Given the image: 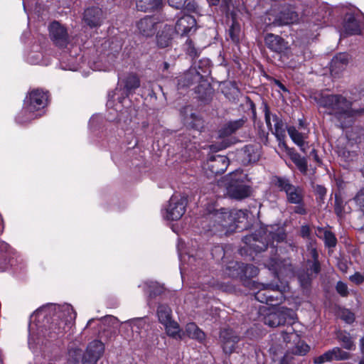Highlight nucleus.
Wrapping results in <instances>:
<instances>
[{
  "instance_id": "1",
  "label": "nucleus",
  "mask_w": 364,
  "mask_h": 364,
  "mask_svg": "<svg viewBox=\"0 0 364 364\" xmlns=\"http://www.w3.org/2000/svg\"><path fill=\"white\" fill-rule=\"evenodd\" d=\"M317 102L325 109V114L333 116L342 124L346 119L358 113V110L351 108V102L340 95H322Z\"/></svg>"
},
{
  "instance_id": "2",
  "label": "nucleus",
  "mask_w": 364,
  "mask_h": 364,
  "mask_svg": "<svg viewBox=\"0 0 364 364\" xmlns=\"http://www.w3.org/2000/svg\"><path fill=\"white\" fill-rule=\"evenodd\" d=\"M209 218L214 221L211 231H221L225 230L232 231L237 228V223H242L247 218V210H232L221 208L209 215Z\"/></svg>"
},
{
  "instance_id": "3",
  "label": "nucleus",
  "mask_w": 364,
  "mask_h": 364,
  "mask_svg": "<svg viewBox=\"0 0 364 364\" xmlns=\"http://www.w3.org/2000/svg\"><path fill=\"white\" fill-rule=\"evenodd\" d=\"M250 289H259L255 294V298L260 303L276 306L284 300V293L289 288L287 284H243Z\"/></svg>"
},
{
  "instance_id": "4",
  "label": "nucleus",
  "mask_w": 364,
  "mask_h": 364,
  "mask_svg": "<svg viewBox=\"0 0 364 364\" xmlns=\"http://www.w3.org/2000/svg\"><path fill=\"white\" fill-rule=\"evenodd\" d=\"M48 95L46 92L38 89L32 90L24 100V108L21 114L26 115L24 118L20 114L17 117L19 123H25L43 114L42 109L47 105Z\"/></svg>"
},
{
  "instance_id": "5",
  "label": "nucleus",
  "mask_w": 364,
  "mask_h": 364,
  "mask_svg": "<svg viewBox=\"0 0 364 364\" xmlns=\"http://www.w3.org/2000/svg\"><path fill=\"white\" fill-rule=\"evenodd\" d=\"M245 178L246 175L240 170L232 172L225 178L227 191L230 198L242 200L250 195V187L244 183Z\"/></svg>"
},
{
  "instance_id": "6",
  "label": "nucleus",
  "mask_w": 364,
  "mask_h": 364,
  "mask_svg": "<svg viewBox=\"0 0 364 364\" xmlns=\"http://www.w3.org/2000/svg\"><path fill=\"white\" fill-rule=\"evenodd\" d=\"M159 321L166 329L168 336L175 338H183V333L181 332L177 322L172 319V311L169 306L160 304L157 309Z\"/></svg>"
},
{
  "instance_id": "7",
  "label": "nucleus",
  "mask_w": 364,
  "mask_h": 364,
  "mask_svg": "<svg viewBox=\"0 0 364 364\" xmlns=\"http://www.w3.org/2000/svg\"><path fill=\"white\" fill-rule=\"evenodd\" d=\"M309 251L312 260H308L307 271L299 272L298 279L302 288H308L312 279V274H317L320 272V264L318 260V252L316 247L311 243Z\"/></svg>"
},
{
  "instance_id": "8",
  "label": "nucleus",
  "mask_w": 364,
  "mask_h": 364,
  "mask_svg": "<svg viewBox=\"0 0 364 364\" xmlns=\"http://www.w3.org/2000/svg\"><path fill=\"white\" fill-rule=\"evenodd\" d=\"M294 312L292 309L281 306L273 309L269 314L264 316L263 321L266 325L270 327H276L284 324L288 320L294 319Z\"/></svg>"
},
{
  "instance_id": "9",
  "label": "nucleus",
  "mask_w": 364,
  "mask_h": 364,
  "mask_svg": "<svg viewBox=\"0 0 364 364\" xmlns=\"http://www.w3.org/2000/svg\"><path fill=\"white\" fill-rule=\"evenodd\" d=\"M275 185L284 191L287 195V201L290 203H299L304 200V190L299 186H295L290 183L286 178L276 177Z\"/></svg>"
},
{
  "instance_id": "10",
  "label": "nucleus",
  "mask_w": 364,
  "mask_h": 364,
  "mask_svg": "<svg viewBox=\"0 0 364 364\" xmlns=\"http://www.w3.org/2000/svg\"><path fill=\"white\" fill-rule=\"evenodd\" d=\"M187 205V199L180 194H174L169 200L168 208L166 209V214L164 217L166 220H177L185 213Z\"/></svg>"
},
{
  "instance_id": "11",
  "label": "nucleus",
  "mask_w": 364,
  "mask_h": 364,
  "mask_svg": "<svg viewBox=\"0 0 364 364\" xmlns=\"http://www.w3.org/2000/svg\"><path fill=\"white\" fill-rule=\"evenodd\" d=\"M63 319L58 323L52 325V331L56 335L62 334L66 331V328H70L76 318V313L72 306L70 304H65L60 308V315Z\"/></svg>"
},
{
  "instance_id": "12",
  "label": "nucleus",
  "mask_w": 364,
  "mask_h": 364,
  "mask_svg": "<svg viewBox=\"0 0 364 364\" xmlns=\"http://www.w3.org/2000/svg\"><path fill=\"white\" fill-rule=\"evenodd\" d=\"M104 351L105 345L102 341L95 340L90 342L82 358V364H97L102 356Z\"/></svg>"
},
{
  "instance_id": "13",
  "label": "nucleus",
  "mask_w": 364,
  "mask_h": 364,
  "mask_svg": "<svg viewBox=\"0 0 364 364\" xmlns=\"http://www.w3.org/2000/svg\"><path fill=\"white\" fill-rule=\"evenodd\" d=\"M229 160L225 156L215 155L208 158L203 165V169L208 174V171L211 174H221L228 168Z\"/></svg>"
},
{
  "instance_id": "14",
  "label": "nucleus",
  "mask_w": 364,
  "mask_h": 364,
  "mask_svg": "<svg viewBox=\"0 0 364 364\" xmlns=\"http://www.w3.org/2000/svg\"><path fill=\"white\" fill-rule=\"evenodd\" d=\"M264 264L269 270L274 272L278 279L280 277H290L293 274V268L289 260L280 261L277 257H274Z\"/></svg>"
},
{
  "instance_id": "15",
  "label": "nucleus",
  "mask_w": 364,
  "mask_h": 364,
  "mask_svg": "<svg viewBox=\"0 0 364 364\" xmlns=\"http://www.w3.org/2000/svg\"><path fill=\"white\" fill-rule=\"evenodd\" d=\"M50 36L54 43L60 48L68 43V34L66 28L57 21L53 22L49 26Z\"/></svg>"
},
{
  "instance_id": "16",
  "label": "nucleus",
  "mask_w": 364,
  "mask_h": 364,
  "mask_svg": "<svg viewBox=\"0 0 364 364\" xmlns=\"http://www.w3.org/2000/svg\"><path fill=\"white\" fill-rule=\"evenodd\" d=\"M159 23L158 17L147 16L137 21L136 27L140 34L149 37L154 35Z\"/></svg>"
},
{
  "instance_id": "17",
  "label": "nucleus",
  "mask_w": 364,
  "mask_h": 364,
  "mask_svg": "<svg viewBox=\"0 0 364 364\" xmlns=\"http://www.w3.org/2000/svg\"><path fill=\"white\" fill-rule=\"evenodd\" d=\"M220 340L223 351L225 353H232L240 340V337L231 329H223L220 333Z\"/></svg>"
},
{
  "instance_id": "18",
  "label": "nucleus",
  "mask_w": 364,
  "mask_h": 364,
  "mask_svg": "<svg viewBox=\"0 0 364 364\" xmlns=\"http://www.w3.org/2000/svg\"><path fill=\"white\" fill-rule=\"evenodd\" d=\"M350 358V354L346 351L342 350L338 347H335L323 354L314 358L315 364H323L326 362H331L333 360H345Z\"/></svg>"
},
{
  "instance_id": "19",
  "label": "nucleus",
  "mask_w": 364,
  "mask_h": 364,
  "mask_svg": "<svg viewBox=\"0 0 364 364\" xmlns=\"http://www.w3.org/2000/svg\"><path fill=\"white\" fill-rule=\"evenodd\" d=\"M298 21V14L294 11L293 7L287 6L282 8V9L276 16L273 23L277 26H283L296 23Z\"/></svg>"
},
{
  "instance_id": "20",
  "label": "nucleus",
  "mask_w": 364,
  "mask_h": 364,
  "mask_svg": "<svg viewBox=\"0 0 364 364\" xmlns=\"http://www.w3.org/2000/svg\"><path fill=\"white\" fill-rule=\"evenodd\" d=\"M360 18V15L347 14L343 22V33L346 35L359 34L362 28Z\"/></svg>"
},
{
  "instance_id": "21",
  "label": "nucleus",
  "mask_w": 364,
  "mask_h": 364,
  "mask_svg": "<svg viewBox=\"0 0 364 364\" xmlns=\"http://www.w3.org/2000/svg\"><path fill=\"white\" fill-rule=\"evenodd\" d=\"M264 42L268 48L278 53H285L289 48L288 43L284 39L273 33L267 34Z\"/></svg>"
},
{
  "instance_id": "22",
  "label": "nucleus",
  "mask_w": 364,
  "mask_h": 364,
  "mask_svg": "<svg viewBox=\"0 0 364 364\" xmlns=\"http://www.w3.org/2000/svg\"><path fill=\"white\" fill-rule=\"evenodd\" d=\"M103 18V12L98 7L87 8L84 12L83 20L91 28L100 26Z\"/></svg>"
},
{
  "instance_id": "23",
  "label": "nucleus",
  "mask_w": 364,
  "mask_h": 364,
  "mask_svg": "<svg viewBox=\"0 0 364 364\" xmlns=\"http://www.w3.org/2000/svg\"><path fill=\"white\" fill-rule=\"evenodd\" d=\"M264 236H261L260 239L257 237V235H251L244 237V242L247 245V248L256 252L264 251L267 246L268 242H266V233Z\"/></svg>"
},
{
  "instance_id": "24",
  "label": "nucleus",
  "mask_w": 364,
  "mask_h": 364,
  "mask_svg": "<svg viewBox=\"0 0 364 364\" xmlns=\"http://www.w3.org/2000/svg\"><path fill=\"white\" fill-rule=\"evenodd\" d=\"M349 63V57L347 53H339L331 60L330 70L333 75H339L347 67Z\"/></svg>"
},
{
  "instance_id": "25",
  "label": "nucleus",
  "mask_w": 364,
  "mask_h": 364,
  "mask_svg": "<svg viewBox=\"0 0 364 364\" xmlns=\"http://www.w3.org/2000/svg\"><path fill=\"white\" fill-rule=\"evenodd\" d=\"M287 336L292 340V346H288L294 354L303 355L309 350V346L300 340L299 336L296 332L287 334Z\"/></svg>"
},
{
  "instance_id": "26",
  "label": "nucleus",
  "mask_w": 364,
  "mask_h": 364,
  "mask_svg": "<svg viewBox=\"0 0 364 364\" xmlns=\"http://www.w3.org/2000/svg\"><path fill=\"white\" fill-rule=\"evenodd\" d=\"M196 23V19L192 16L184 15L178 19L175 29L178 33L185 35L195 27Z\"/></svg>"
},
{
  "instance_id": "27",
  "label": "nucleus",
  "mask_w": 364,
  "mask_h": 364,
  "mask_svg": "<svg viewBox=\"0 0 364 364\" xmlns=\"http://www.w3.org/2000/svg\"><path fill=\"white\" fill-rule=\"evenodd\" d=\"M184 124L188 127L198 129L201 125V119L192 112L191 107L187 106L181 111Z\"/></svg>"
},
{
  "instance_id": "28",
  "label": "nucleus",
  "mask_w": 364,
  "mask_h": 364,
  "mask_svg": "<svg viewBox=\"0 0 364 364\" xmlns=\"http://www.w3.org/2000/svg\"><path fill=\"white\" fill-rule=\"evenodd\" d=\"M162 0H136V7L141 11H151L160 9Z\"/></svg>"
},
{
  "instance_id": "29",
  "label": "nucleus",
  "mask_w": 364,
  "mask_h": 364,
  "mask_svg": "<svg viewBox=\"0 0 364 364\" xmlns=\"http://www.w3.org/2000/svg\"><path fill=\"white\" fill-rule=\"evenodd\" d=\"M272 122L274 123L272 133L280 143L283 142L285 138L284 123L277 115L272 116Z\"/></svg>"
},
{
  "instance_id": "30",
  "label": "nucleus",
  "mask_w": 364,
  "mask_h": 364,
  "mask_svg": "<svg viewBox=\"0 0 364 364\" xmlns=\"http://www.w3.org/2000/svg\"><path fill=\"white\" fill-rule=\"evenodd\" d=\"M259 273L257 267L252 264H245L242 263V272L241 275V280L244 284H255L248 280L250 278L256 277Z\"/></svg>"
},
{
  "instance_id": "31",
  "label": "nucleus",
  "mask_w": 364,
  "mask_h": 364,
  "mask_svg": "<svg viewBox=\"0 0 364 364\" xmlns=\"http://www.w3.org/2000/svg\"><path fill=\"white\" fill-rule=\"evenodd\" d=\"M244 122L243 119L229 122L220 131V136L223 137L233 134L243 126Z\"/></svg>"
},
{
  "instance_id": "32",
  "label": "nucleus",
  "mask_w": 364,
  "mask_h": 364,
  "mask_svg": "<svg viewBox=\"0 0 364 364\" xmlns=\"http://www.w3.org/2000/svg\"><path fill=\"white\" fill-rule=\"evenodd\" d=\"M242 272V263L237 261H232L228 263L225 268V274L232 278H240Z\"/></svg>"
},
{
  "instance_id": "33",
  "label": "nucleus",
  "mask_w": 364,
  "mask_h": 364,
  "mask_svg": "<svg viewBox=\"0 0 364 364\" xmlns=\"http://www.w3.org/2000/svg\"><path fill=\"white\" fill-rule=\"evenodd\" d=\"M185 333L193 339L202 341L205 339V333L194 323H189L186 326Z\"/></svg>"
},
{
  "instance_id": "34",
  "label": "nucleus",
  "mask_w": 364,
  "mask_h": 364,
  "mask_svg": "<svg viewBox=\"0 0 364 364\" xmlns=\"http://www.w3.org/2000/svg\"><path fill=\"white\" fill-rule=\"evenodd\" d=\"M287 132L292 141L300 147L303 152H306V145L304 140L302 134L299 132L294 127L287 128Z\"/></svg>"
},
{
  "instance_id": "35",
  "label": "nucleus",
  "mask_w": 364,
  "mask_h": 364,
  "mask_svg": "<svg viewBox=\"0 0 364 364\" xmlns=\"http://www.w3.org/2000/svg\"><path fill=\"white\" fill-rule=\"evenodd\" d=\"M171 29L170 27L166 28L164 31L157 36V44L161 48L168 47L171 41Z\"/></svg>"
},
{
  "instance_id": "36",
  "label": "nucleus",
  "mask_w": 364,
  "mask_h": 364,
  "mask_svg": "<svg viewBox=\"0 0 364 364\" xmlns=\"http://www.w3.org/2000/svg\"><path fill=\"white\" fill-rule=\"evenodd\" d=\"M338 339L342 343V346L349 350L355 348L354 342L350 334L346 332H341L338 334Z\"/></svg>"
},
{
  "instance_id": "37",
  "label": "nucleus",
  "mask_w": 364,
  "mask_h": 364,
  "mask_svg": "<svg viewBox=\"0 0 364 364\" xmlns=\"http://www.w3.org/2000/svg\"><path fill=\"white\" fill-rule=\"evenodd\" d=\"M322 232L323 234V238L326 246H327L328 247H335L337 243V240H336L335 235L329 230L319 229L318 233H322Z\"/></svg>"
},
{
  "instance_id": "38",
  "label": "nucleus",
  "mask_w": 364,
  "mask_h": 364,
  "mask_svg": "<svg viewBox=\"0 0 364 364\" xmlns=\"http://www.w3.org/2000/svg\"><path fill=\"white\" fill-rule=\"evenodd\" d=\"M291 159L301 173H306L308 166L305 158L301 157L298 154H294L291 155Z\"/></svg>"
},
{
  "instance_id": "39",
  "label": "nucleus",
  "mask_w": 364,
  "mask_h": 364,
  "mask_svg": "<svg viewBox=\"0 0 364 364\" xmlns=\"http://www.w3.org/2000/svg\"><path fill=\"white\" fill-rule=\"evenodd\" d=\"M125 85L124 87L127 92H130L132 90H134L140 85V82L139 78L135 75H129L125 80Z\"/></svg>"
},
{
  "instance_id": "40",
  "label": "nucleus",
  "mask_w": 364,
  "mask_h": 364,
  "mask_svg": "<svg viewBox=\"0 0 364 364\" xmlns=\"http://www.w3.org/2000/svg\"><path fill=\"white\" fill-rule=\"evenodd\" d=\"M200 75L195 70H191L184 75V80L186 82L183 83V86H189L193 82H197L200 79Z\"/></svg>"
},
{
  "instance_id": "41",
  "label": "nucleus",
  "mask_w": 364,
  "mask_h": 364,
  "mask_svg": "<svg viewBox=\"0 0 364 364\" xmlns=\"http://www.w3.org/2000/svg\"><path fill=\"white\" fill-rule=\"evenodd\" d=\"M9 245L7 243L0 241V253L9 252ZM6 264V259L4 256L0 255V271L5 269Z\"/></svg>"
},
{
  "instance_id": "42",
  "label": "nucleus",
  "mask_w": 364,
  "mask_h": 364,
  "mask_svg": "<svg viewBox=\"0 0 364 364\" xmlns=\"http://www.w3.org/2000/svg\"><path fill=\"white\" fill-rule=\"evenodd\" d=\"M82 356V350L80 348H71L68 352V360L73 363H78Z\"/></svg>"
},
{
  "instance_id": "43",
  "label": "nucleus",
  "mask_w": 364,
  "mask_h": 364,
  "mask_svg": "<svg viewBox=\"0 0 364 364\" xmlns=\"http://www.w3.org/2000/svg\"><path fill=\"white\" fill-rule=\"evenodd\" d=\"M353 199L360 210L364 214V188L357 193Z\"/></svg>"
},
{
  "instance_id": "44",
  "label": "nucleus",
  "mask_w": 364,
  "mask_h": 364,
  "mask_svg": "<svg viewBox=\"0 0 364 364\" xmlns=\"http://www.w3.org/2000/svg\"><path fill=\"white\" fill-rule=\"evenodd\" d=\"M230 36L234 43H237L240 39V28L238 24L233 23L230 28Z\"/></svg>"
},
{
  "instance_id": "45",
  "label": "nucleus",
  "mask_w": 364,
  "mask_h": 364,
  "mask_svg": "<svg viewBox=\"0 0 364 364\" xmlns=\"http://www.w3.org/2000/svg\"><path fill=\"white\" fill-rule=\"evenodd\" d=\"M336 289L341 296H347L348 295L347 284L343 282L339 281L337 282Z\"/></svg>"
},
{
  "instance_id": "46",
  "label": "nucleus",
  "mask_w": 364,
  "mask_h": 364,
  "mask_svg": "<svg viewBox=\"0 0 364 364\" xmlns=\"http://www.w3.org/2000/svg\"><path fill=\"white\" fill-rule=\"evenodd\" d=\"M341 318L347 323H352L355 321L354 314L347 309L341 311Z\"/></svg>"
},
{
  "instance_id": "47",
  "label": "nucleus",
  "mask_w": 364,
  "mask_h": 364,
  "mask_svg": "<svg viewBox=\"0 0 364 364\" xmlns=\"http://www.w3.org/2000/svg\"><path fill=\"white\" fill-rule=\"evenodd\" d=\"M245 152H248V161L250 163L256 162L259 159V154L257 152H254L252 146H246Z\"/></svg>"
},
{
  "instance_id": "48",
  "label": "nucleus",
  "mask_w": 364,
  "mask_h": 364,
  "mask_svg": "<svg viewBox=\"0 0 364 364\" xmlns=\"http://www.w3.org/2000/svg\"><path fill=\"white\" fill-rule=\"evenodd\" d=\"M275 115L274 114H272L268 107H264V119L265 122L267 126V127L272 131V116Z\"/></svg>"
},
{
  "instance_id": "49",
  "label": "nucleus",
  "mask_w": 364,
  "mask_h": 364,
  "mask_svg": "<svg viewBox=\"0 0 364 364\" xmlns=\"http://www.w3.org/2000/svg\"><path fill=\"white\" fill-rule=\"evenodd\" d=\"M211 254L213 258L217 259L223 257L225 253L223 247L221 246H215L212 249Z\"/></svg>"
},
{
  "instance_id": "50",
  "label": "nucleus",
  "mask_w": 364,
  "mask_h": 364,
  "mask_svg": "<svg viewBox=\"0 0 364 364\" xmlns=\"http://www.w3.org/2000/svg\"><path fill=\"white\" fill-rule=\"evenodd\" d=\"M296 206L294 207V213L299 215H306L307 213L306 208L305 207V204L304 203V200H302L301 203H295Z\"/></svg>"
},
{
  "instance_id": "51",
  "label": "nucleus",
  "mask_w": 364,
  "mask_h": 364,
  "mask_svg": "<svg viewBox=\"0 0 364 364\" xmlns=\"http://www.w3.org/2000/svg\"><path fill=\"white\" fill-rule=\"evenodd\" d=\"M349 279L356 284H360L364 281V277L359 272H355L353 275L350 277Z\"/></svg>"
},
{
  "instance_id": "52",
  "label": "nucleus",
  "mask_w": 364,
  "mask_h": 364,
  "mask_svg": "<svg viewBox=\"0 0 364 364\" xmlns=\"http://www.w3.org/2000/svg\"><path fill=\"white\" fill-rule=\"evenodd\" d=\"M186 1V0H168V4L171 6L180 9L184 6Z\"/></svg>"
},
{
  "instance_id": "53",
  "label": "nucleus",
  "mask_w": 364,
  "mask_h": 364,
  "mask_svg": "<svg viewBox=\"0 0 364 364\" xmlns=\"http://www.w3.org/2000/svg\"><path fill=\"white\" fill-rule=\"evenodd\" d=\"M187 45V53L192 57H195L197 55V50L195 49V48L192 45V42L191 41H186Z\"/></svg>"
},
{
  "instance_id": "54",
  "label": "nucleus",
  "mask_w": 364,
  "mask_h": 364,
  "mask_svg": "<svg viewBox=\"0 0 364 364\" xmlns=\"http://www.w3.org/2000/svg\"><path fill=\"white\" fill-rule=\"evenodd\" d=\"M311 230L308 225H303L301 228V235L303 237H309L310 235Z\"/></svg>"
},
{
  "instance_id": "55",
  "label": "nucleus",
  "mask_w": 364,
  "mask_h": 364,
  "mask_svg": "<svg viewBox=\"0 0 364 364\" xmlns=\"http://www.w3.org/2000/svg\"><path fill=\"white\" fill-rule=\"evenodd\" d=\"M292 332H294V331H284L282 332V338L284 341L287 344H289L290 346H292V340L289 338V337L287 336V334L291 333Z\"/></svg>"
},
{
  "instance_id": "56",
  "label": "nucleus",
  "mask_w": 364,
  "mask_h": 364,
  "mask_svg": "<svg viewBox=\"0 0 364 364\" xmlns=\"http://www.w3.org/2000/svg\"><path fill=\"white\" fill-rule=\"evenodd\" d=\"M338 266L341 271H342L343 272H346L348 266L346 262H338Z\"/></svg>"
},
{
  "instance_id": "57",
  "label": "nucleus",
  "mask_w": 364,
  "mask_h": 364,
  "mask_svg": "<svg viewBox=\"0 0 364 364\" xmlns=\"http://www.w3.org/2000/svg\"><path fill=\"white\" fill-rule=\"evenodd\" d=\"M311 154L313 155L314 159L316 161L319 162L318 157L317 156L316 151L314 149H313L311 151Z\"/></svg>"
},
{
  "instance_id": "58",
  "label": "nucleus",
  "mask_w": 364,
  "mask_h": 364,
  "mask_svg": "<svg viewBox=\"0 0 364 364\" xmlns=\"http://www.w3.org/2000/svg\"><path fill=\"white\" fill-rule=\"evenodd\" d=\"M360 350L364 355V337L360 339Z\"/></svg>"
},
{
  "instance_id": "59",
  "label": "nucleus",
  "mask_w": 364,
  "mask_h": 364,
  "mask_svg": "<svg viewBox=\"0 0 364 364\" xmlns=\"http://www.w3.org/2000/svg\"><path fill=\"white\" fill-rule=\"evenodd\" d=\"M210 5H218L220 0H207Z\"/></svg>"
},
{
  "instance_id": "60",
  "label": "nucleus",
  "mask_w": 364,
  "mask_h": 364,
  "mask_svg": "<svg viewBox=\"0 0 364 364\" xmlns=\"http://www.w3.org/2000/svg\"><path fill=\"white\" fill-rule=\"evenodd\" d=\"M186 8L188 9V10H194L195 9L194 5L191 4V3H188L187 4Z\"/></svg>"
},
{
  "instance_id": "61",
  "label": "nucleus",
  "mask_w": 364,
  "mask_h": 364,
  "mask_svg": "<svg viewBox=\"0 0 364 364\" xmlns=\"http://www.w3.org/2000/svg\"><path fill=\"white\" fill-rule=\"evenodd\" d=\"M163 67H164L163 68L164 70H168V68H169V64L168 63H166V62H164V64H163Z\"/></svg>"
},
{
  "instance_id": "62",
  "label": "nucleus",
  "mask_w": 364,
  "mask_h": 364,
  "mask_svg": "<svg viewBox=\"0 0 364 364\" xmlns=\"http://www.w3.org/2000/svg\"><path fill=\"white\" fill-rule=\"evenodd\" d=\"M277 84L278 85V86L282 89L283 90H286V88L284 87V86L279 81H277Z\"/></svg>"
},
{
  "instance_id": "63",
  "label": "nucleus",
  "mask_w": 364,
  "mask_h": 364,
  "mask_svg": "<svg viewBox=\"0 0 364 364\" xmlns=\"http://www.w3.org/2000/svg\"><path fill=\"white\" fill-rule=\"evenodd\" d=\"M139 328V326H136V325H134L133 327H132V331H136V330Z\"/></svg>"
},
{
  "instance_id": "64",
  "label": "nucleus",
  "mask_w": 364,
  "mask_h": 364,
  "mask_svg": "<svg viewBox=\"0 0 364 364\" xmlns=\"http://www.w3.org/2000/svg\"><path fill=\"white\" fill-rule=\"evenodd\" d=\"M359 364H364V356L362 358V359L360 360Z\"/></svg>"
}]
</instances>
